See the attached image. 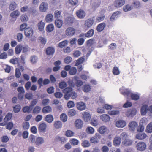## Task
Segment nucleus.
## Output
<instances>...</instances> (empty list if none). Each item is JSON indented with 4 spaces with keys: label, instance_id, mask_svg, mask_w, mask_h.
<instances>
[{
    "label": "nucleus",
    "instance_id": "f257e3e1",
    "mask_svg": "<svg viewBox=\"0 0 152 152\" xmlns=\"http://www.w3.org/2000/svg\"><path fill=\"white\" fill-rule=\"evenodd\" d=\"M120 91L121 93L125 97H127L129 96L130 95L131 99L135 101L139 99L140 95V94L138 93H131V91L129 89L123 87L120 89Z\"/></svg>",
    "mask_w": 152,
    "mask_h": 152
},
{
    "label": "nucleus",
    "instance_id": "f03ea898",
    "mask_svg": "<svg viewBox=\"0 0 152 152\" xmlns=\"http://www.w3.org/2000/svg\"><path fill=\"white\" fill-rule=\"evenodd\" d=\"M136 147L138 150L142 152L145 150L146 145L144 142H139L136 145Z\"/></svg>",
    "mask_w": 152,
    "mask_h": 152
},
{
    "label": "nucleus",
    "instance_id": "7ed1b4c3",
    "mask_svg": "<svg viewBox=\"0 0 152 152\" xmlns=\"http://www.w3.org/2000/svg\"><path fill=\"white\" fill-rule=\"evenodd\" d=\"M94 23L93 18H89L85 22L83 26L86 29H88L91 27Z\"/></svg>",
    "mask_w": 152,
    "mask_h": 152
},
{
    "label": "nucleus",
    "instance_id": "20e7f679",
    "mask_svg": "<svg viewBox=\"0 0 152 152\" xmlns=\"http://www.w3.org/2000/svg\"><path fill=\"white\" fill-rule=\"evenodd\" d=\"M75 33V30L73 27H68L65 30V34L68 36H72Z\"/></svg>",
    "mask_w": 152,
    "mask_h": 152
},
{
    "label": "nucleus",
    "instance_id": "39448f33",
    "mask_svg": "<svg viewBox=\"0 0 152 152\" xmlns=\"http://www.w3.org/2000/svg\"><path fill=\"white\" fill-rule=\"evenodd\" d=\"M72 90V88L70 87L66 88L63 90V92L65 94L64 96V98L68 100L69 99V94L71 92Z\"/></svg>",
    "mask_w": 152,
    "mask_h": 152
},
{
    "label": "nucleus",
    "instance_id": "423d86ee",
    "mask_svg": "<svg viewBox=\"0 0 152 152\" xmlns=\"http://www.w3.org/2000/svg\"><path fill=\"white\" fill-rule=\"evenodd\" d=\"M25 35L28 37L30 38L32 37L33 34L32 29L31 28H28L24 30Z\"/></svg>",
    "mask_w": 152,
    "mask_h": 152
},
{
    "label": "nucleus",
    "instance_id": "0eeeda50",
    "mask_svg": "<svg viewBox=\"0 0 152 152\" xmlns=\"http://www.w3.org/2000/svg\"><path fill=\"white\" fill-rule=\"evenodd\" d=\"M100 4V0H92L90 4L91 6L94 10L98 7Z\"/></svg>",
    "mask_w": 152,
    "mask_h": 152
},
{
    "label": "nucleus",
    "instance_id": "6e6552de",
    "mask_svg": "<svg viewBox=\"0 0 152 152\" xmlns=\"http://www.w3.org/2000/svg\"><path fill=\"white\" fill-rule=\"evenodd\" d=\"M46 124L44 122L42 123L38 127V131L39 132L44 133L46 132Z\"/></svg>",
    "mask_w": 152,
    "mask_h": 152
},
{
    "label": "nucleus",
    "instance_id": "1a4fd4ad",
    "mask_svg": "<svg viewBox=\"0 0 152 152\" xmlns=\"http://www.w3.org/2000/svg\"><path fill=\"white\" fill-rule=\"evenodd\" d=\"M125 3V0H115L114 5L116 7L119 8L123 6Z\"/></svg>",
    "mask_w": 152,
    "mask_h": 152
},
{
    "label": "nucleus",
    "instance_id": "9d476101",
    "mask_svg": "<svg viewBox=\"0 0 152 152\" xmlns=\"http://www.w3.org/2000/svg\"><path fill=\"white\" fill-rule=\"evenodd\" d=\"M137 110L133 108L128 110L126 113V115L129 117L134 116L136 113Z\"/></svg>",
    "mask_w": 152,
    "mask_h": 152
},
{
    "label": "nucleus",
    "instance_id": "9b49d317",
    "mask_svg": "<svg viewBox=\"0 0 152 152\" xmlns=\"http://www.w3.org/2000/svg\"><path fill=\"white\" fill-rule=\"evenodd\" d=\"M148 104H144L142 105L140 109L141 113L142 115H145L146 114L147 111H148Z\"/></svg>",
    "mask_w": 152,
    "mask_h": 152
},
{
    "label": "nucleus",
    "instance_id": "f8f14e48",
    "mask_svg": "<svg viewBox=\"0 0 152 152\" xmlns=\"http://www.w3.org/2000/svg\"><path fill=\"white\" fill-rule=\"evenodd\" d=\"M126 125L125 121L123 120H119L116 123V126L119 128H122L125 127Z\"/></svg>",
    "mask_w": 152,
    "mask_h": 152
},
{
    "label": "nucleus",
    "instance_id": "ddd939ff",
    "mask_svg": "<svg viewBox=\"0 0 152 152\" xmlns=\"http://www.w3.org/2000/svg\"><path fill=\"white\" fill-rule=\"evenodd\" d=\"M77 16L80 19H82L86 16L85 12L82 10H80L77 11L76 12Z\"/></svg>",
    "mask_w": 152,
    "mask_h": 152
},
{
    "label": "nucleus",
    "instance_id": "4468645a",
    "mask_svg": "<svg viewBox=\"0 0 152 152\" xmlns=\"http://www.w3.org/2000/svg\"><path fill=\"white\" fill-rule=\"evenodd\" d=\"M74 20V18L73 17L70 16L66 18L64 20L65 23L69 25H71Z\"/></svg>",
    "mask_w": 152,
    "mask_h": 152
},
{
    "label": "nucleus",
    "instance_id": "2eb2a0df",
    "mask_svg": "<svg viewBox=\"0 0 152 152\" xmlns=\"http://www.w3.org/2000/svg\"><path fill=\"white\" fill-rule=\"evenodd\" d=\"M77 107L78 110L82 111L86 109V105L83 102H80L77 103Z\"/></svg>",
    "mask_w": 152,
    "mask_h": 152
},
{
    "label": "nucleus",
    "instance_id": "dca6fc26",
    "mask_svg": "<svg viewBox=\"0 0 152 152\" xmlns=\"http://www.w3.org/2000/svg\"><path fill=\"white\" fill-rule=\"evenodd\" d=\"M137 123L134 121L130 122L129 124V129L131 131H134L137 126Z\"/></svg>",
    "mask_w": 152,
    "mask_h": 152
},
{
    "label": "nucleus",
    "instance_id": "f3484780",
    "mask_svg": "<svg viewBox=\"0 0 152 152\" xmlns=\"http://www.w3.org/2000/svg\"><path fill=\"white\" fill-rule=\"evenodd\" d=\"M100 119L103 121L107 122L110 120V117L107 114H103L100 116Z\"/></svg>",
    "mask_w": 152,
    "mask_h": 152
},
{
    "label": "nucleus",
    "instance_id": "a211bd4d",
    "mask_svg": "<svg viewBox=\"0 0 152 152\" xmlns=\"http://www.w3.org/2000/svg\"><path fill=\"white\" fill-rule=\"evenodd\" d=\"M121 142V139L119 137L116 136L113 140V143L114 146H118Z\"/></svg>",
    "mask_w": 152,
    "mask_h": 152
},
{
    "label": "nucleus",
    "instance_id": "6ab92c4d",
    "mask_svg": "<svg viewBox=\"0 0 152 152\" xmlns=\"http://www.w3.org/2000/svg\"><path fill=\"white\" fill-rule=\"evenodd\" d=\"M147 135L145 133H139L136 135V138L140 140L144 139L146 138Z\"/></svg>",
    "mask_w": 152,
    "mask_h": 152
},
{
    "label": "nucleus",
    "instance_id": "aec40b11",
    "mask_svg": "<svg viewBox=\"0 0 152 152\" xmlns=\"http://www.w3.org/2000/svg\"><path fill=\"white\" fill-rule=\"evenodd\" d=\"M48 4L46 3L42 2L40 4L39 9L42 12H45L48 9Z\"/></svg>",
    "mask_w": 152,
    "mask_h": 152
},
{
    "label": "nucleus",
    "instance_id": "412c9836",
    "mask_svg": "<svg viewBox=\"0 0 152 152\" xmlns=\"http://www.w3.org/2000/svg\"><path fill=\"white\" fill-rule=\"evenodd\" d=\"M83 117L85 121L88 122L91 119V115L88 112H85L83 114Z\"/></svg>",
    "mask_w": 152,
    "mask_h": 152
},
{
    "label": "nucleus",
    "instance_id": "4be33fe9",
    "mask_svg": "<svg viewBox=\"0 0 152 152\" xmlns=\"http://www.w3.org/2000/svg\"><path fill=\"white\" fill-rule=\"evenodd\" d=\"M83 125V121L80 119H77L75 121V126L78 129L81 128L82 127Z\"/></svg>",
    "mask_w": 152,
    "mask_h": 152
},
{
    "label": "nucleus",
    "instance_id": "5701e85b",
    "mask_svg": "<svg viewBox=\"0 0 152 152\" xmlns=\"http://www.w3.org/2000/svg\"><path fill=\"white\" fill-rule=\"evenodd\" d=\"M105 26L106 24L104 23H101L97 26L96 30L98 32H101L104 30Z\"/></svg>",
    "mask_w": 152,
    "mask_h": 152
},
{
    "label": "nucleus",
    "instance_id": "b1692460",
    "mask_svg": "<svg viewBox=\"0 0 152 152\" xmlns=\"http://www.w3.org/2000/svg\"><path fill=\"white\" fill-rule=\"evenodd\" d=\"M55 52V49L52 47H49L47 48L46 50V53L48 55H53Z\"/></svg>",
    "mask_w": 152,
    "mask_h": 152
},
{
    "label": "nucleus",
    "instance_id": "393cba45",
    "mask_svg": "<svg viewBox=\"0 0 152 152\" xmlns=\"http://www.w3.org/2000/svg\"><path fill=\"white\" fill-rule=\"evenodd\" d=\"M45 20L47 22H51L53 21V16L51 14H48L45 17Z\"/></svg>",
    "mask_w": 152,
    "mask_h": 152
},
{
    "label": "nucleus",
    "instance_id": "a878e982",
    "mask_svg": "<svg viewBox=\"0 0 152 152\" xmlns=\"http://www.w3.org/2000/svg\"><path fill=\"white\" fill-rule=\"evenodd\" d=\"M63 21L62 20L56 19L55 21V24L56 27L58 28H61L63 24Z\"/></svg>",
    "mask_w": 152,
    "mask_h": 152
},
{
    "label": "nucleus",
    "instance_id": "bb28decb",
    "mask_svg": "<svg viewBox=\"0 0 152 152\" xmlns=\"http://www.w3.org/2000/svg\"><path fill=\"white\" fill-rule=\"evenodd\" d=\"M33 107H31L30 106H26L24 107L23 108V111L24 113H30L32 111Z\"/></svg>",
    "mask_w": 152,
    "mask_h": 152
},
{
    "label": "nucleus",
    "instance_id": "cd10ccee",
    "mask_svg": "<svg viewBox=\"0 0 152 152\" xmlns=\"http://www.w3.org/2000/svg\"><path fill=\"white\" fill-rule=\"evenodd\" d=\"M53 120V118L51 115H47L45 118V121L48 123H51Z\"/></svg>",
    "mask_w": 152,
    "mask_h": 152
},
{
    "label": "nucleus",
    "instance_id": "c85d7f7f",
    "mask_svg": "<svg viewBox=\"0 0 152 152\" xmlns=\"http://www.w3.org/2000/svg\"><path fill=\"white\" fill-rule=\"evenodd\" d=\"M120 13V12L119 11H116L113 13L110 18V20L111 21H114L115 18H117L118 17V15Z\"/></svg>",
    "mask_w": 152,
    "mask_h": 152
},
{
    "label": "nucleus",
    "instance_id": "c756f323",
    "mask_svg": "<svg viewBox=\"0 0 152 152\" xmlns=\"http://www.w3.org/2000/svg\"><path fill=\"white\" fill-rule=\"evenodd\" d=\"M91 89V87L88 84L84 85L83 88V91L85 92H88Z\"/></svg>",
    "mask_w": 152,
    "mask_h": 152
},
{
    "label": "nucleus",
    "instance_id": "7c9ffc66",
    "mask_svg": "<svg viewBox=\"0 0 152 152\" xmlns=\"http://www.w3.org/2000/svg\"><path fill=\"white\" fill-rule=\"evenodd\" d=\"M94 32V30L93 29H90L85 34V36L87 37H91L93 35Z\"/></svg>",
    "mask_w": 152,
    "mask_h": 152
},
{
    "label": "nucleus",
    "instance_id": "2f4dec72",
    "mask_svg": "<svg viewBox=\"0 0 152 152\" xmlns=\"http://www.w3.org/2000/svg\"><path fill=\"white\" fill-rule=\"evenodd\" d=\"M132 141L131 140L126 139L125 140L122 142V143L126 146L130 145L132 143Z\"/></svg>",
    "mask_w": 152,
    "mask_h": 152
},
{
    "label": "nucleus",
    "instance_id": "473e14b6",
    "mask_svg": "<svg viewBox=\"0 0 152 152\" xmlns=\"http://www.w3.org/2000/svg\"><path fill=\"white\" fill-rule=\"evenodd\" d=\"M54 29V26L52 24H50L47 26L46 30L47 32H50L53 31Z\"/></svg>",
    "mask_w": 152,
    "mask_h": 152
},
{
    "label": "nucleus",
    "instance_id": "72a5a7b5",
    "mask_svg": "<svg viewBox=\"0 0 152 152\" xmlns=\"http://www.w3.org/2000/svg\"><path fill=\"white\" fill-rule=\"evenodd\" d=\"M20 14L18 10H15L12 12L10 14V16L13 18L18 16Z\"/></svg>",
    "mask_w": 152,
    "mask_h": 152
},
{
    "label": "nucleus",
    "instance_id": "f704fd0d",
    "mask_svg": "<svg viewBox=\"0 0 152 152\" xmlns=\"http://www.w3.org/2000/svg\"><path fill=\"white\" fill-rule=\"evenodd\" d=\"M41 107L39 106H37L33 109L32 113L33 114H37L39 113L41 110Z\"/></svg>",
    "mask_w": 152,
    "mask_h": 152
},
{
    "label": "nucleus",
    "instance_id": "c9c22d12",
    "mask_svg": "<svg viewBox=\"0 0 152 152\" xmlns=\"http://www.w3.org/2000/svg\"><path fill=\"white\" fill-rule=\"evenodd\" d=\"M52 110L51 107L50 106L44 107L42 109V112L45 113L50 112Z\"/></svg>",
    "mask_w": 152,
    "mask_h": 152
},
{
    "label": "nucleus",
    "instance_id": "e433bc0d",
    "mask_svg": "<svg viewBox=\"0 0 152 152\" xmlns=\"http://www.w3.org/2000/svg\"><path fill=\"white\" fill-rule=\"evenodd\" d=\"M45 24L42 21H40L38 24V26L39 31H42L44 29Z\"/></svg>",
    "mask_w": 152,
    "mask_h": 152
},
{
    "label": "nucleus",
    "instance_id": "4c0bfd02",
    "mask_svg": "<svg viewBox=\"0 0 152 152\" xmlns=\"http://www.w3.org/2000/svg\"><path fill=\"white\" fill-rule=\"evenodd\" d=\"M22 50V46L20 45L17 46L15 49V52L16 54H19Z\"/></svg>",
    "mask_w": 152,
    "mask_h": 152
},
{
    "label": "nucleus",
    "instance_id": "58836bf2",
    "mask_svg": "<svg viewBox=\"0 0 152 152\" xmlns=\"http://www.w3.org/2000/svg\"><path fill=\"white\" fill-rule=\"evenodd\" d=\"M112 72L114 75H118L120 73V71L118 68L116 66H115L113 67Z\"/></svg>",
    "mask_w": 152,
    "mask_h": 152
},
{
    "label": "nucleus",
    "instance_id": "ea45409f",
    "mask_svg": "<svg viewBox=\"0 0 152 152\" xmlns=\"http://www.w3.org/2000/svg\"><path fill=\"white\" fill-rule=\"evenodd\" d=\"M91 124L94 126H96L98 124V121L97 119L95 117L92 118L91 122Z\"/></svg>",
    "mask_w": 152,
    "mask_h": 152
},
{
    "label": "nucleus",
    "instance_id": "a19ab883",
    "mask_svg": "<svg viewBox=\"0 0 152 152\" xmlns=\"http://www.w3.org/2000/svg\"><path fill=\"white\" fill-rule=\"evenodd\" d=\"M146 132L149 133L152 132V122L150 123L147 126Z\"/></svg>",
    "mask_w": 152,
    "mask_h": 152
},
{
    "label": "nucleus",
    "instance_id": "79ce46f5",
    "mask_svg": "<svg viewBox=\"0 0 152 152\" xmlns=\"http://www.w3.org/2000/svg\"><path fill=\"white\" fill-rule=\"evenodd\" d=\"M54 126L56 129L61 128L62 126L61 122L59 121H56L54 123Z\"/></svg>",
    "mask_w": 152,
    "mask_h": 152
},
{
    "label": "nucleus",
    "instance_id": "37998d69",
    "mask_svg": "<svg viewBox=\"0 0 152 152\" xmlns=\"http://www.w3.org/2000/svg\"><path fill=\"white\" fill-rule=\"evenodd\" d=\"M12 114L11 113H9L6 115L5 118L4 119V121L5 122H7L10 120L12 117Z\"/></svg>",
    "mask_w": 152,
    "mask_h": 152
},
{
    "label": "nucleus",
    "instance_id": "c03bdc74",
    "mask_svg": "<svg viewBox=\"0 0 152 152\" xmlns=\"http://www.w3.org/2000/svg\"><path fill=\"white\" fill-rule=\"evenodd\" d=\"M44 141L43 138L39 137L37 138L35 142L37 145L41 144L44 142Z\"/></svg>",
    "mask_w": 152,
    "mask_h": 152
},
{
    "label": "nucleus",
    "instance_id": "a18cd8bd",
    "mask_svg": "<svg viewBox=\"0 0 152 152\" xmlns=\"http://www.w3.org/2000/svg\"><path fill=\"white\" fill-rule=\"evenodd\" d=\"M107 128L104 126H102L99 128V133L102 134H104L107 131Z\"/></svg>",
    "mask_w": 152,
    "mask_h": 152
},
{
    "label": "nucleus",
    "instance_id": "49530a36",
    "mask_svg": "<svg viewBox=\"0 0 152 152\" xmlns=\"http://www.w3.org/2000/svg\"><path fill=\"white\" fill-rule=\"evenodd\" d=\"M61 16V11L57 10L54 12V17L56 19L60 18Z\"/></svg>",
    "mask_w": 152,
    "mask_h": 152
},
{
    "label": "nucleus",
    "instance_id": "de8ad7c7",
    "mask_svg": "<svg viewBox=\"0 0 152 152\" xmlns=\"http://www.w3.org/2000/svg\"><path fill=\"white\" fill-rule=\"evenodd\" d=\"M17 4L15 2H11L9 6V9L11 10H13L16 7Z\"/></svg>",
    "mask_w": 152,
    "mask_h": 152
},
{
    "label": "nucleus",
    "instance_id": "09e8293b",
    "mask_svg": "<svg viewBox=\"0 0 152 152\" xmlns=\"http://www.w3.org/2000/svg\"><path fill=\"white\" fill-rule=\"evenodd\" d=\"M132 9V7L129 4H127L123 7V10L125 12L131 10Z\"/></svg>",
    "mask_w": 152,
    "mask_h": 152
},
{
    "label": "nucleus",
    "instance_id": "8fccbe9b",
    "mask_svg": "<svg viewBox=\"0 0 152 152\" xmlns=\"http://www.w3.org/2000/svg\"><path fill=\"white\" fill-rule=\"evenodd\" d=\"M81 145L85 148L88 147L90 145V143L88 141L85 140L82 142Z\"/></svg>",
    "mask_w": 152,
    "mask_h": 152
},
{
    "label": "nucleus",
    "instance_id": "3c124183",
    "mask_svg": "<svg viewBox=\"0 0 152 152\" xmlns=\"http://www.w3.org/2000/svg\"><path fill=\"white\" fill-rule=\"evenodd\" d=\"M68 42V41L67 40L63 41L59 44V47L60 48H63L65 46L67 45Z\"/></svg>",
    "mask_w": 152,
    "mask_h": 152
},
{
    "label": "nucleus",
    "instance_id": "603ef678",
    "mask_svg": "<svg viewBox=\"0 0 152 152\" xmlns=\"http://www.w3.org/2000/svg\"><path fill=\"white\" fill-rule=\"evenodd\" d=\"M120 113L119 110H115L109 111L108 113L110 115H117Z\"/></svg>",
    "mask_w": 152,
    "mask_h": 152
},
{
    "label": "nucleus",
    "instance_id": "864d4df0",
    "mask_svg": "<svg viewBox=\"0 0 152 152\" xmlns=\"http://www.w3.org/2000/svg\"><path fill=\"white\" fill-rule=\"evenodd\" d=\"M60 118L61 120L63 122H65L67 119V116L64 113H63L61 115Z\"/></svg>",
    "mask_w": 152,
    "mask_h": 152
},
{
    "label": "nucleus",
    "instance_id": "5fc2aeb1",
    "mask_svg": "<svg viewBox=\"0 0 152 152\" xmlns=\"http://www.w3.org/2000/svg\"><path fill=\"white\" fill-rule=\"evenodd\" d=\"M21 107L19 104H17L13 107V110L15 113H18L19 112Z\"/></svg>",
    "mask_w": 152,
    "mask_h": 152
},
{
    "label": "nucleus",
    "instance_id": "6e6d98bb",
    "mask_svg": "<svg viewBox=\"0 0 152 152\" xmlns=\"http://www.w3.org/2000/svg\"><path fill=\"white\" fill-rule=\"evenodd\" d=\"M120 139H122L123 140H125L127 138V134L125 132H122L120 135Z\"/></svg>",
    "mask_w": 152,
    "mask_h": 152
},
{
    "label": "nucleus",
    "instance_id": "4d7b16f0",
    "mask_svg": "<svg viewBox=\"0 0 152 152\" xmlns=\"http://www.w3.org/2000/svg\"><path fill=\"white\" fill-rule=\"evenodd\" d=\"M37 59L38 58L37 56H33L31 57L30 60L31 63L34 64L37 61Z\"/></svg>",
    "mask_w": 152,
    "mask_h": 152
},
{
    "label": "nucleus",
    "instance_id": "13d9d810",
    "mask_svg": "<svg viewBox=\"0 0 152 152\" xmlns=\"http://www.w3.org/2000/svg\"><path fill=\"white\" fill-rule=\"evenodd\" d=\"M84 60V59L83 57H81L78 59L76 62L75 65L78 66L80 64L82 63Z\"/></svg>",
    "mask_w": 152,
    "mask_h": 152
},
{
    "label": "nucleus",
    "instance_id": "bf43d9fd",
    "mask_svg": "<svg viewBox=\"0 0 152 152\" xmlns=\"http://www.w3.org/2000/svg\"><path fill=\"white\" fill-rule=\"evenodd\" d=\"M74 132L71 130H67L66 132L65 135L68 137H71L73 136Z\"/></svg>",
    "mask_w": 152,
    "mask_h": 152
},
{
    "label": "nucleus",
    "instance_id": "052dcab7",
    "mask_svg": "<svg viewBox=\"0 0 152 152\" xmlns=\"http://www.w3.org/2000/svg\"><path fill=\"white\" fill-rule=\"evenodd\" d=\"M77 72V69L75 67L71 68L69 70V73L71 75H75Z\"/></svg>",
    "mask_w": 152,
    "mask_h": 152
},
{
    "label": "nucleus",
    "instance_id": "680f3d73",
    "mask_svg": "<svg viewBox=\"0 0 152 152\" xmlns=\"http://www.w3.org/2000/svg\"><path fill=\"white\" fill-rule=\"evenodd\" d=\"M77 97V94L75 92H71L69 94V99L70 97H71L72 99H74Z\"/></svg>",
    "mask_w": 152,
    "mask_h": 152
},
{
    "label": "nucleus",
    "instance_id": "e2e57ef3",
    "mask_svg": "<svg viewBox=\"0 0 152 152\" xmlns=\"http://www.w3.org/2000/svg\"><path fill=\"white\" fill-rule=\"evenodd\" d=\"M20 19L22 21L25 22L28 20V17L27 15H23L20 17Z\"/></svg>",
    "mask_w": 152,
    "mask_h": 152
},
{
    "label": "nucleus",
    "instance_id": "0e129e2a",
    "mask_svg": "<svg viewBox=\"0 0 152 152\" xmlns=\"http://www.w3.org/2000/svg\"><path fill=\"white\" fill-rule=\"evenodd\" d=\"M59 86L60 88L63 89L66 86V84L65 82L62 81L60 83Z\"/></svg>",
    "mask_w": 152,
    "mask_h": 152
},
{
    "label": "nucleus",
    "instance_id": "69168bd1",
    "mask_svg": "<svg viewBox=\"0 0 152 152\" xmlns=\"http://www.w3.org/2000/svg\"><path fill=\"white\" fill-rule=\"evenodd\" d=\"M87 132L88 133L92 134L94 132V129L92 127H88L86 129Z\"/></svg>",
    "mask_w": 152,
    "mask_h": 152
},
{
    "label": "nucleus",
    "instance_id": "338daca9",
    "mask_svg": "<svg viewBox=\"0 0 152 152\" xmlns=\"http://www.w3.org/2000/svg\"><path fill=\"white\" fill-rule=\"evenodd\" d=\"M70 142L73 145H75L78 144L79 143V141L75 139H73L71 140Z\"/></svg>",
    "mask_w": 152,
    "mask_h": 152
},
{
    "label": "nucleus",
    "instance_id": "774afa93",
    "mask_svg": "<svg viewBox=\"0 0 152 152\" xmlns=\"http://www.w3.org/2000/svg\"><path fill=\"white\" fill-rule=\"evenodd\" d=\"M9 140V138L6 135L3 136L1 138V141L3 142H6Z\"/></svg>",
    "mask_w": 152,
    "mask_h": 152
}]
</instances>
